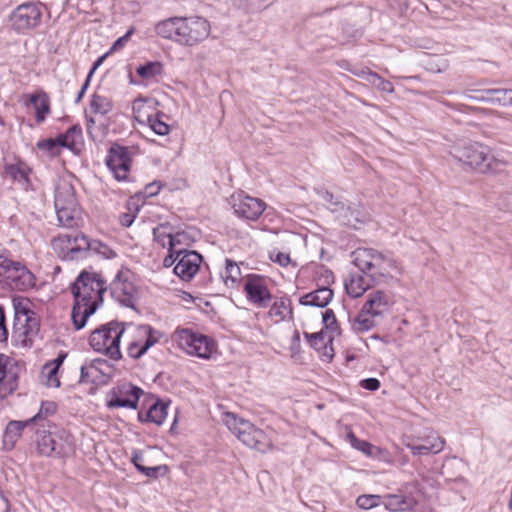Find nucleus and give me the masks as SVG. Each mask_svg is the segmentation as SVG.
I'll list each match as a JSON object with an SVG mask.
<instances>
[{"label":"nucleus","mask_w":512,"mask_h":512,"mask_svg":"<svg viewBox=\"0 0 512 512\" xmlns=\"http://www.w3.org/2000/svg\"><path fill=\"white\" fill-rule=\"evenodd\" d=\"M105 291V281L97 273L83 271L77 277L71 287L74 297L71 318L76 330L85 327L88 318L102 303Z\"/></svg>","instance_id":"1"},{"label":"nucleus","mask_w":512,"mask_h":512,"mask_svg":"<svg viewBox=\"0 0 512 512\" xmlns=\"http://www.w3.org/2000/svg\"><path fill=\"white\" fill-rule=\"evenodd\" d=\"M451 155L459 162L481 173H497L505 165L490 153L487 146L469 143L453 148Z\"/></svg>","instance_id":"2"},{"label":"nucleus","mask_w":512,"mask_h":512,"mask_svg":"<svg viewBox=\"0 0 512 512\" xmlns=\"http://www.w3.org/2000/svg\"><path fill=\"white\" fill-rule=\"evenodd\" d=\"M223 423L226 427L247 447L260 453H265L272 448V440L264 430L254 424L238 417L235 413L223 414Z\"/></svg>","instance_id":"3"},{"label":"nucleus","mask_w":512,"mask_h":512,"mask_svg":"<svg viewBox=\"0 0 512 512\" xmlns=\"http://www.w3.org/2000/svg\"><path fill=\"white\" fill-rule=\"evenodd\" d=\"M392 305L390 295L383 290H376L368 294L367 300L358 315L352 321V328L356 332H366L374 328L388 313Z\"/></svg>","instance_id":"4"},{"label":"nucleus","mask_w":512,"mask_h":512,"mask_svg":"<svg viewBox=\"0 0 512 512\" xmlns=\"http://www.w3.org/2000/svg\"><path fill=\"white\" fill-rule=\"evenodd\" d=\"M353 264L363 273L376 280L391 275L397 270L396 261L386 254L373 248H357L351 254Z\"/></svg>","instance_id":"5"},{"label":"nucleus","mask_w":512,"mask_h":512,"mask_svg":"<svg viewBox=\"0 0 512 512\" xmlns=\"http://www.w3.org/2000/svg\"><path fill=\"white\" fill-rule=\"evenodd\" d=\"M124 332L123 323L111 321L103 324L92 331L89 338L90 346L113 360H119L122 357L120 340Z\"/></svg>","instance_id":"6"},{"label":"nucleus","mask_w":512,"mask_h":512,"mask_svg":"<svg viewBox=\"0 0 512 512\" xmlns=\"http://www.w3.org/2000/svg\"><path fill=\"white\" fill-rule=\"evenodd\" d=\"M0 285L11 290L26 291L35 285V277L21 262L0 255Z\"/></svg>","instance_id":"7"},{"label":"nucleus","mask_w":512,"mask_h":512,"mask_svg":"<svg viewBox=\"0 0 512 512\" xmlns=\"http://www.w3.org/2000/svg\"><path fill=\"white\" fill-rule=\"evenodd\" d=\"M173 337L178 346L189 355L209 359L215 351V343L212 339L192 329H177Z\"/></svg>","instance_id":"8"},{"label":"nucleus","mask_w":512,"mask_h":512,"mask_svg":"<svg viewBox=\"0 0 512 512\" xmlns=\"http://www.w3.org/2000/svg\"><path fill=\"white\" fill-rule=\"evenodd\" d=\"M39 321L35 313L29 309H15L12 341L18 347H31L33 338L38 334Z\"/></svg>","instance_id":"9"},{"label":"nucleus","mask_w":512,"mask_h":512,"mask_svg":"<svg viewBox=\"0 0 512 512\" xmlns=\"http://www.w3.org/2000/svg\"><path fill=\"white\" fill-rule=\"evenodd\" d=\"M9 27L17 34H27L40 26L42 22L41 5L26 2L18 5L9 15Z\"/></svg>","instance_id":"10"},{"label":"nucleus","mask_w":512,"mask_h":512,"mask_svg":"<svg viewBox=\"0 0 512 512\" xmlns=\"http://www.w3.org/2000/svg\"><path fill=\"white\" fill-rule=\"evenodd\" d=\"M211 32L210 22L200 16L181 17L178 44L195 46L207 39Z\"/></svg>","instance_id":"11"},{"label":"nucleus","mask_w":512,"mask_h":512,"mask_svg":"<svg viewBox=\"0 0 512 512\" xmlns=\"http://www.w3.org/2000/svg\"><path fill=\"white\" fill-rule=\"evenodd\" d=\"M162 337L163 333L150 325H138L135 327L134 338L128 344L127 353L131 358L138 359Z\"/></svg>","instance_id":"12"},{"label":"nucleus","mask_w":512,"mask_h":512,"mask_svg":"<svg viewBox=\"0 0 512 512\" xmlns=\"http://www.w3.org/2000/svg\"><path fill=\"white\" fill-rule=\"evenodd\" d=\"M130 271H119L110 284L112 298L123 306L134 308L137 300V289L130 280Z\"/></svg>","instance_id":"13"},{"label":"nucleus","mask_w":512,"mask_h":512,"mask_svg":"<svg viewBox=\"0 0 512 512\" xmlns=\"http://www.w3.org/2000/svg\"><path fill=\"white\" fill-rule=\"evenodd\" d=\"M37 434H39L36 439L37 449L39 454L43 456L63 457L73 451V441L71 436L65 431L59 435V438L63 440L61 443H58L51 433L43 431V433L40 434L39 431H37Z\"/></svg>","instance_id":"14"},{"label":"nucleus","mask_w":512,"mask_h":512,"mask_svg":"<svg viewBox=\"0 0 512 512\" xmlns=\"http://www.w3.org/2000/svg\"><path fill=\"white\" fill-rule=\"evenodd\" d=\"M230 203L238 217L251 221L257 220L266 208L265 202L261 199L242 193L232 195Z\"/></svg>","instance_id":"15"},{"label":"nucleus","mask_w":512,"mask_h":512,"mask_svg":"<svg viewBox=\"0 0 512 512\" xmlns=\"http://www.w3.org/2000/svg\"><path fill=\"white\" fill-rule=\"evenodd\" d=\"M22 366L12 357L0 354V397H5L17 389Z\"/></svg>","instance_id":"16"},{"label":"nucleus","mask_w":512,"mask_h":512,"mask_svg":"<svg viewBox=\"0 0 512 512\" xmlns=\"http://www.w3.org/2000/svg\"><path fill=\"white\" fill-rule=\"evenodd\" d=\"M106 165L118 181L126 180L131 167V157L127 147L113 144L108 150Z\"/></svg>","instance_id":"17"},{"label":"nucleus","mask_w":512,"mask_h":512,"mask_svg":"<svg viewBox=\"0 0 512 512\" xmlns=\"http://www.w3.org/2000/svg\"><path fill=\"white\" fill-rule=\"evenodd\" d=\"M244 291L247 299L258 307H267L272 298L264 279L259 275L248 276Z\"/></svg>","instance_id":"18"},{"label":"nucleus","mask_w":512,"mask_h":512,"mask_svg":"<svg viewBox=\"0 0 512 512\" xmlns=\"http://www.w3.org/2000/svg\"><path fill=\"white\" fill-rule=\"evenodd\" d=\"M174 273L184 281L191 280L200 268L202 256L196 251H178Z\"/></svg>","instance_id":"19"},{"label":"nucleus","mask_w":512,"mask_h":512,"mask_svg":"<svg viewBox=\"0 0 512 512\" xmlns=\"http://www.w3.org/2000/svg\"><path fill=\"white\" fill-rule=\"evenodd\" d=\"M143 390L132 384L123 385L114 391L108 401L110 408H130L136 409Z\"/></svg>","instance_id":"20"},{"label":"nucleus","mask_w":512,"mask_h":512,"mask_svg":"<svg viewBox=\"0 0 512 512\" xmlns=\"http://www.w3.org/2000/svg\"><path fill=\"white\" fill-rule=\"evenodd\" d=\"M305 338L315 350L319 351L321 357L324 361H330L333 354L332 341L333 338L330 334L325 331H320L318 333H304Z\"/></svg>","instance_id":"21"},{"label":"nucleus","mask_w":512,"mask_h":512,"mask_svg":"<svg viewBox=\"0 0 512 512\" xmlns=\"http://www.w3.org/2000/svg\"><path fill=\"white\" fill-rule=\"evenodd\" d=\"M31 172L32 169L29 165L20 159H17L13 163H6L4 165L5 175L11 178L14 182L19 183L25 189L30 185L29 176Z\"/></svg>","instance_id":"22"},{"label":"nucleus","mask_w":512,"mask_h":512,"mask_svg":"<svg viewBox=\"0 0 512 512\" xmlns=\"http://www.w3.org/2000/svg\"><path fill=\"white\" fill-rule=\"evenodd\" d=\"M158 102L151 98L139 97L134 100L132 111L135 120L140 124H148L155 115Z\"/></svg>","instance_id":"23"},{"label":"nucleus","mask_w":512,"mask_h":512,"mask_svg":"<svg viewBox=\"0 0 512 512\" xmlns=\"http://www.w3.org/2000/svg\"><path fill=\"white\" fill-rule=\"evenodd\" d=\"M64 238L67 239L69 245L67 247V257L69 259L83 258L86 253H90L93 240L88 239L87 236L83 234H78L73 237L71 235H65Z\"/></svg>","instance_id":"24"},{"label":"nucleus","mask_w":512,"mask_h":512,"mask_svg":"<svg viewBox=\"0 0 512 512\" xmlns=\"http://www.w3.org/2000/svg\"><path fill=\"white\" fill-rule=\"evenodd\" d=\"M55 208L78 207L75 190L71 183L60 181L55 189Z\"/></svg>","instance_id":"25"},{"label":"nucleus","mask_w":512,"mask_h":512,"mask_svg":"<svg viewBox=\"0 0 512 512\" xmlns=\"http://www.w3.org/2000/svg\"><path fill=\"white\" fill-rule=\"evenodd\" d=\"M481 96L470 98L476 99L482 102H488L492 104H499L501 106L512 107V89H484L481 90Z\"/></svg>","instance_id":"26"},{"label":"nucleus","mask_w":512,"mask_h":512,"mask_svg":"<svg viewBox=\"0 0 512 512\" xmlns=\"http://www.w3.org/2000/svg\"><path fill=\"white\" fill-rule=\"evenodd\" d=\"M333 298V291L328 287H322L303 295L299 302L301 305L326 307Z\"/></svg>","instance_id":"27"},{"label":"nucleus","mask_w":512,"mask_h":512,"mask_svg":"<svg viewBox=\"0 0 512 512\" xmlns=\"http://www.w3.org/2000/svg\"><path fill=\"white\" fill-rule=\"evenodd\" d=\"M180 18L171 17L158 22L155 25V32L158 36L178 43L180 33Z\"/></svg>","instance_id":"28"},{"label":"nucleus","mask_w":512,"mask_h":512,"mask_svg":"<svg viewBox=\"0 0 512 512\" xmlns=\"http://www.w3.org/2000/svg\"><path fill=\"white\" fill-rule=\"evenodd\" d=\"M30 420L26 421H10L3 434V445L6 449L10 450L15 446L16 441L22 435V431L25 427L31 426Z\"/></svg>","instance_id":"29"},{"label":"nucleus","mask_w":512,"mask_h":512,"mask_svg":"<svg viewBox=\"0 0 512 512\" xmlns=\"http://www.w3.org/2000/svg\"><path fill=\"white\" fill-rule=\"evenodd\" d=\"M385 508L391 512L411 510L415 507L416 501L413 498L400 494H388L383 497Z\"/></svg>","instance_id":"30"},{"label":"nucleus","mask_w":512,"mask_h":512,"mask_svg":"<svg viewBox=\"0 0 512 512\" xmlns=\"http://www.w3.org/2000/svg\"><path fill=\"white\" fill-rule=\"evenodd\" d=\"M371 287V282L360 274H351L345 281V289L349 296L358 298Z\"/></svg>","instance_id":"31"},{"label":"nucleus","mask_w":512,"mask_h":512,"mask_svg":"<svg viewBox=\"0 0 512 512\" xmlns=\"http://www.w3.org/2000/svg\"><path fill=\"white\" fill-rule=\"evenodd\" d=\"M351 445L364 453L365 455L373 458H379L386 460V456L388 455L386 450L381 449L367 441L358 439L355 435H349Z\"/></svg>","instance_id":"32"},{"label":"nucleus","mask_w":512,"mask_h":512,"mask_svg":"<svg viewBox=\"0 0 512 512\" xmlns=\"http://www.w3.org/2000/svg\"><path fill=\"white\" fill-rule=\"evenodd\" d=\"M59 225L66 228H73L78 225L80 209L78 207L55 208Z\"/></svg>","instance_id":"33"},{"label":"nucleus","mask_w":512,"mask_h":512,"mask_svg":"<svg viewBox=\"0 0 512 512\" xmlns=\"http://www.w3.org/2000/svg\"><path fill=\"white\" fill-rule=\"evenodd\" d=\"M30 102L36 109V121L42 123L46 115L50 113V101L49 97L45 92L39 94H32L30 96Z\"/></svg>","instance_id":"34"},{"label":"nucleus","mask_w":512,"mask_h":512,"mask_svg":"<svg viewBox=\"0 0 512 512\" xmlns=\"http://www.w3.org/2000/svg\"><path fill=\"white\" fill-rule=\"evenodd\" d=\"M227 287L234 288L241 279L240 267L231 259H226L224 273L221 274Z\"/></svg>","instance_id":"35"},{"label":"nucleus","mask_w":512,"mask_h":512,"mask_svg":"<svg viewBox=\"0 0 512 512\" xmlns=\"http://www.w3.org/2000/svg\"><path fill=\"white\" fill-rule=\"evenodd\" d=\"M192 241V237L187 232H176L169 238V251L175 252L176 254L178 251H188L186 247L190 246Z\"/></svg>","instance_id":"36"},{"label":"nucleus","mask_w":512,"mask_h":512,"mask_svg":"<svg viewBox=\"0 0 512 512\" xmlns=\"http://www.w3.org/2000/svg\"><path fill=\"white\" fill-rule=\"evenodd\" d=\"M136 73L144 80H150L163 74V64L159 61H149L140 65Z\"/></svg>","instance_id":"37"},{"label":"nucleus","mask_w":512,"mask_h":512,"mask_svg":"<svg viewBox=\"0 0 512 512\" xmlns=\"http://www.w3.org/2000/svg\"><path fill=\"white\" fill-rule=\"evenodd\" d=\"M90 108L93 113L106 115L113 109V102L109 97L93 94L90 101Z\"/></svg>","instance_id":"38"},{"label":"nucleus","mask_w":512,"mask_h":512,"mask_svg":"<svg viewBox=\"0 0 512 512\" xmlns=\"http://www.w3.org/2000/svg\"><path fill=\"white\" fill-rule=\"evenodd\" d=\"M167 408L168 405L161 401H156L150 408L147 410V415L150 417V422L155 423L156 425H161L167 416Z\"/></svg>","instance_id":"39"},{"label":"nucleus","mask_w":512,"mask_h":512,"mask_svg":"<svg viewBox=\"0 0 512 512\" xmlns=\"http://www.w3.org/2000/svg\"><path fill=\"white\" fill-rule=\"evenodd\" d=\"M405 446L409 448L414 456L438 454L443 450V442H438L436 445L423 446L422 444H415L412 441L405 443Z\"/></svg>","instance_id":"40"},{"label":"nucleus","mask_w":512,"mask_h":512,"mask_svg":"<svg viewBox=\"0 0 512 512\" xmlns=\"http://www.w3.org/2000/svg\"><path fill=\"white\" fill-rule=\"evenodd\" d=\"M164 117V113L156 111L151 122L147 124L155 134L160 136H165L170 132V126L163 120Z\"/></svg>","instance_id":"41"},{"label":"nucleus","mask_w":512,"mask_h":512,"mask_svg":"<svg viewBox=\"0 0 512 512\" xmlns=\"http://www.w3.org/2000/svg\"><path fill=\"white\" fill-rule=\"evenodd\" d=\"M132 462L135 465L136 469L145 474L147 477L156 478L157 474L161 470H165V466H155V467H146L142 465L143 456L141 453L135 452L132 457Z\"/></svg>","instance_id":"42"},{"label":"nucleus","mask_w":512,"mask_h":512,"mask_svg":"<svg viewBox=\"0 0 512 512\" xmlns=\"http://www.w3.org/2000/svg\"><path fill=\"white\" fill-rule=\"evenodd\" d=\"M291 302L287 298H280L275 301L270 308L269 314L278 317L280 320L284 319L286 314H291Z\"/></svg>","instance_id":"43"},{"label":"nucleus","mask_w":512,"mask_h":512,"mask_svg":"<svg viewBox=\"0 0 512 512\" xmlns=\"http://www.w3.org/2000/svg\"><path fill=\"white\" fill-rule=\"evenodd\" d=\"M56 408L57 406L54 402H43L39 409V412L29 420L32 423V425L45 421L47 417L53 415L56 412Z\"/></svg>","instance_id":"44"},{"label":"nucleus","mask_w":512,"mask_h":512,"mask_svg":"<svg viewBox=\"0 0 512 512\" xmlns=\"http://www.w3.org/2000/svg\"><path fill=\"white\" fill-rule=\"evenodd\" d=\"M381 499L380 495L364 494L356 499V504L361 509L369 510L379 506Z\"/></svg>","instance_id":"45"},{"label":"nucleus","mask_w":512,"mask_h":512,"mask_svg":"<svg viewBox=\"0 0 512 512\" xmlns=\"http://www.w3.org/2000/svg\"><path fill=\"white\" fill-rule=\"evenodd\" d=\"M90 253L100 255L105 259H111L116 256V253L108 245L99 240H93Z\"/></svg>","instance_id":"46"},{"label":"nucleus","mask_w":512,"mask_h":512,"mask_svg":"<svg viewBox=\"0 0 512 512\" xmlns=\"http://www.w3.org/2000/svg\"><path fill=\"white\" fill-rule=\"evenodd\" d=\"M167 228L165 225H160L153 229L154 239L163 247H169V238L172 237V233L168 232Z\"/></svg>","instance_id":"47"},{"label":"nucleus","mask_w":512,"mask_h":512,"mask_svg":"<svg viewBox=\"0 0 512 512\" xmlns=\"http://www.w3.org/2000/svg\"><path fill=\"white\" fill-rule=\"evenodd\" d=\"M37 147L42 151L48 152L50 155H57L60 151L57 146V141L53 138L39 141Z\"/></svg>","instance_id":"48"},{"label":"nucleus","mask_w":512,"mask_h":512,"mask_svg":"<svg viewBox=\"0 0 512 512\" xmlns=\"http://www.w3.org/2000/svg\"><path fill=\"white\" fill-rule=\"evenodd\" d=\"M66 135H69V144L71 146V150H74L76 145L80 142L82 139V129L79 125H73L71 126L65 133Z\"/></svg>","instance_id":"49"},{"label":"nucleus","mask_w":512,"mask_h":512,"mask_svg":"<svg viewBox=\"0 0 512 512\" xmlns=\"http://www.w3.org/2000/svg\"><path fill=\"white\" fill-rule=\"evenodd\" d=\"M44 371H46L47 373V382L50 386L52 387H59L60 386V381L59 379L57 378V373L59 371V369H54L53 366H51L50 364L46 363L44 368H43Z\"/></svg>","instance_id":"50"},{"label":"nucleus","mask_w":512,"mask_h":512,"mask_svg":"<svg viewBox=\"0 0 512 512\" xmlns=\"http://www.w3.org/2000/svg\"><path fill=\"white\" fill-rule=\"evenodd\" d=\"M372 77L374 78L373 84L376 85L380 90L387 92V93L394 92V86L391 82L384 80L382 77H380L376 73L373 74Z\"/></svg>","instance_id":"51"},{"label":"nucleus","mask_w":512,"mask_h":512,"mask_svg":"<svg viewBox=\"0 0 512 512\" xmlns=\"http://www.w3.org/2000/svg\"><path fill=\"white\" fill-rule=\"evenodd\" d=\"M322 319H323V323L327 329H331V330L336 329L337 320H336L333 310L327 309L325 312H323Z\"/></svg>","instance_id":"52"},{"label":"nucleus","mask_w":512,"mask_h":512,"mask_svg":"<svg viewBox=\"0 0 512 512\" xmlns=\"http://www.w3.org/2000/svg\"><path fill=\"white\" fill-rule=\"evenodd\" d=\"M418 439L422 441L421 444L423 446L436 445L438 442H443V447L445 446V440L436 433H431L427 436L419 437Z\"/></svg>","instance_id":"53"},{"label":"nucleus","mask_w":512,"mask_h":512,"mask_svg":"<svg viewBox=\"0 0 512 512\" xmlns=\"http://www.w3.org/2000/svg\"><path fill=\"white\" fill-rule=\"evenodd\" d=\"M272 261L277 262L280 266L286 267L291 262L290 255L284 252H276L270 255Z\"/></svg>","instance_id":"54"},{"label":"nucleus","mask_w":512,"mask_h":512,"mask_svg":"<svg viewBox=\"0 0 512 512\" xmlns=\"http://www.w3.org/2000/svg\"><path fill=\"white\" fill-rule=\"evenodd\" d=\"M8 339V330L6 327V318L4 308L0 306V342Z\"/></svg>","instance_id":"55"},{"label":"nucleus","mask_w":512,"mask_h":512,"mask_svg":"<svg viewBox=\"0 0 512 512\" xmlns=\"http://www.w3.org/2000/svg\"><path fill=\"white\" fill-rule=\"evenodd\" d=\"M326 200L328 201V207L332 212H340L344 209V204L334 200L332 194L326 193Z\"/></svg>","instance_id":"56"},{"label":"nucleus","mask_w":512,"mask_h":512,"mask_svg":"<svg viewBox=\"0 0 512 512\" xmlns=\"http://www.w3.org/2000/svg\"><path fill=\"white\" fill-rule=\"evenodd\" d=\"M132 33H133V30H129L126 32V34L124 36L118 38L112 45L110 52L117 51V50L121 49L122 47H124V45L127 43L130 36L132 35Z\"/></svg>","instance_id":"57"},{"label":"nucleus","mask_w":512,"mask_h":512,"mask_svg":"<svg viewBox=\"0 0 512 512\" xmlns=\"http://www.w3.org/2000/svg\"><path fill=\"white\" fill-rule=\"evenodd\" d=\"M161 186L157 182H152L145 186L143 195L144 197H153L160 192Z\"/></svg>","instance_id":"58"},{"label":"nucleus","mask_w":512,"mask_h":512,"mask_svg":"<svg viewBox=\"0 0 512 512\" xmlns=\"http://www.w3.org/2000/svg\"><path fill=\"white\" fill-rule=\"evenodd\" d=\"M361 386L367 390L375 391L380 387V382L376 378H367L361 381Z\"/></svg>","instance_id":"59"},{"label":"nucleus","mask_w":512,"mask_h":512,"mask_svg":"<svg viewBox=\"0 0 512 512\" xmlns=\"http://www.w3.org/2000/svg\"><path fill=\"white\" fill-rule=\"evenodd\" d=\"M55 140L57 141V146L58 148L60 149L61 147H65V148H68L71 150V146L69 144V135H66L65 133L64 134H60L57 136V138H55Z\"/></svg>","instance_id":"60"},{"label":"nucleus","mask_w":512,"mask_h":512,"mask_svg":"<svg viewBox=\"0 0 512 512\" xmlns=\"http://www.w3.org/2000/svg\"><path fill=\"white\" fill-rule=\"evenodd\" d=\"M178 262V257L175 252L169 251L168 256H166L163 260L164 267H171L174 263Z\"/></svg>","instance_id":"61"},{"label":"nucleus","mask_w":512,"mask_h":512,"mask_svg":"<svg viewBox=\"0 0 512 512\" xmlns=\"http://www.w3.org/2000/svg\"><path fill=\"white\" fill-rule=\"evenodd\" d=\"M134 218L135 216L132 215V214H129V213H123L120 215V223L125 226V227H129L132 225V223L134 222Z\"/></svg>","instance_id":"62"},{"label":"nucleus","mask_w":512,"mask_h":512,"mask_svg":"<svg viewBox=\"0 0 512 512\" xmlns=\"http://www.w3.org/2000/svg\"><path fill=\"white\" fill-rule=\"evenodd\" d=\"M90 80H91L90 76H87L85 82L83 83L80 91L78 92V94L76 96L75 103H79L82 100V98L85 95V92L90 84Z\"/></svg>","instance_id":"63"},{"label":"nucleus","mask_w":512,"mask_h":512,"mask_svg":"<svg viewBox=\"0 0 512 512\" xmlns=\"http://www.w3.org/2000/svg\"><path fill=\"white\" fill-rule=\"evenodd\" d=\"M65 357H66V355L61 353L53 361L49 362L48 364L53 366L54 369H59L60 366L62 365Z\"/></svg>","instance_id":"64"}]
</instances>
